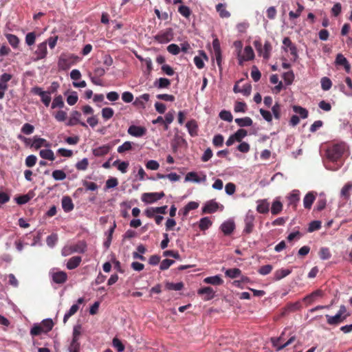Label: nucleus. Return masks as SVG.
<instances>
[{
    "label": "nucleus",
    "instance_id": "864d4df0",
    "mask_svg": "<svg viewBox=\"0 0 352 352\" xmlns=\"http://www.w3.org/2000/svg\"><path fill=\"white\" fill-rule=\"evenodd\" d=\"M321 87L324 91H328L332 86V82L328 77H323L321 79Z\"/></svg>",
    "mask_w": 352,
    "mask_h": 352
},
{
    "label": "nucleus",
    "instance_id": "0eeeda50",
    "mask_svg": "<svg viewBox=\"0 0 352 352\" xmlns=\"http://www.w3.org/2000/svg\"><path fill=\"white\" fill-rule=\"evenodd\" d=\"M165 196L164 192H145L142 196V201L147 204H152L160 200Z\"/></svg>",
    "mask_w": 352,
    "mask_h": 352
},
{
    "label": "nucleus",
    "instance_id": "20e7f679",
    "mask_svg": "<svg viewBox=\"0 0 352 352\" xmlns=\"http://www.w3.org/2000/svg\"><path fill=\"white\" fill-rule=\"evenodd\" d=\"M237 58L240 65H243L244 61L253 60L254 58V52L252 47L250 45L245 46L243 54H241L240 50L238 51Z\"/></svg>",
    "mask_w": 352,
    "mask_h": 352
},
{
    "label": "nucleus",
    "instance_id": "09e8293b",
    "mask_svg": "<svg viewBox=\"0 0 352 352\" xmlns=\"http://www.w3.org/2000/svg\"><path fill=\"white\" fill-rule=\"evenodd\" d=\"M41 325L43 327L44 332L47 333L52 329L54 322L52 319H45L42 321Z\"/></svg>",
    "mask_w": 352,
    "mask_h": 352
},
{
    "label": "nucleus",
    "instance_id": "a19ab883",
    "mask_svg": "<svg viewBox=\"0 0 352 352\" xmlns=\"http://www.w3.org/2000/svg\"><path fill=\"white\" fill-rule=\"evenodd\" d=\"M133 144H134L133 142L126 141L124 142L121 146H118L117 151L119 153H123L124 152L129 151L132 150Z\"/></svg>",
    "mask_w": 352,
    "mask_h": 352
},
{
    "label": "nucleus",
    "instance_id": "ddd939ff",
    "mask_svg": "<svg viewBox=\"0 0 352 352\" xmlns=\"http://www.w3.org/2000/svg\"><path fill=\"white\" fill-rule=\"evenodd\" d=\"M81 116V113L78 111H74L71 113V117L68 120L67 125V126H74L77 124H80L83 127H87V125L84 122L80 121V118Z\"/></svg>",
    "mask_w": 352,
    "mask_h": 352
},
{
    "label": "nucleus",
    "instance_id": "9d476101",
    "mask_svg": "<svg viewBox=\"0 0 352 352\" xmlns=\"http://www.w3.org/2000/svg\"><path fill=\"white\" fill-rule=\"evenodd\" d=\"M197 294L203 296V300L208 301L214 298L215 291L211 287H205L197 290Z\"/></svg>",
    "mask_w": 352,
    "mask_h": 352
},
{
    "label": "nucleus",
    "instance_id": "603ef678",
    "mask_svg": "<svg viewBox=\"0 0 352 352\" xmlns=\"http://www.w3.org/2000/svg\"><path fill=\"white\" fill-rule=\"evenodd\" d=\"M114 111L110 107H105L102 109V116L104 120H109L113 116Z\"/></svg>",
    "mask_w": 352,
    "mask_h": 352
},
{
    "label": "nucleus",
    "instance_id": "c9c22d12",
    "mask_svg": "<svg viewBox=\"0 0 352 352\" xmlns=\"http://www.w3.org/2000/svg\"><path fill=\"white\" fill-rule=\"evenodd\" d=\"M234 121L241 127L250 126L252 124V120L249 117L236 118Z\"/></svg>",
    "mask_w": 352,
    "mask_h": 352
},
{
    "label": "nucleus",
    "instance_id": "774afa93",
    "mask_svg": "<svg viewBox=\"0 0 352 352\" xmlns=\"http://www.w3.org/2000/svg\"><path fill=\"white\" fill-rule=\"evenodd\" d=\"M167 51L173 55H177L180 52V48L177 44L172 43L167 47Z\"/></svg>",
    "mask_w": 352,
    "mask_h": 352
},
{
    "label": "nucleus",
    "instance_id": "052dcab7",
    "mask_svg": "<svg viewBox=\"0 0 352 352\" xmlns=\"http://www.w3.org/2000/svg\"><path fill=\"white\" fill-rule=\"evenodd\" d=\"M58 241V235L56 234H52L46 239V243L48 246L52 248L55 245Z\"/></svg>",
    "mask_w": 352,
    "mask_h": 352
},
{
    "label": "nucleus",
    "instance_id": "aec40b11",
    "mask_svg": "<svg viewBox=\"0 0 352 352\" xmlns=\"http://www.w3.org/2000/svg\"><path fill=\"white\" fill-rule=\"evenodd\" d=\"M206 175H204L202 178L199 177L198 175L195 172H189L186 174L185 177V181H192L196 183H199L201 182H206Z\"/></svg>",
    "mask_w": 352,
    "mask_h": 352
},
{
    "label": "nucleus",
    "instance_id": "e2e57ef3",
    "mask_svg": "<svg viewBox=\"0 0 352 352\" xmlns=\"http://www.w3.org/2000/svg\"><path fill=\"white\" fill-rule=\"evenodd\" d=\"M219 117L221 119L225 121L231 122L233 119L232 113L226 110H223L219 113Z\"/></svg>",
    "mask_w": 352,
    "mask_h": 352
},
{
    "label": "nucleus",
    "instance_id": "39448f33",
    "mask_svg": "<svg viewBox=\"0 0 352 352\" xmlns=\"http://www.w3.org/2000/svg\"><path fill=\"white\" fill-rule=\"evenodd\" d=\"M31 91L34 94L38 95L41 97V100L45 107H48L50 105L52 100L50 96L51 92L43 91V89L39 87H33Z\"/></svg>",
    "mask_w": 352,
    "mask_h": 352
},
{
    "label": "nucleus",
    "instance_id": "8fccbe9b",
    "mask_svg": "<svg viewBox=\"0 0 352 352\" xmlns=\"http://www.w3.org/2000/svg\"><path fill=\"white\" fill-rule=\"evenodd\" d=\"M72 65L67 59L66 57L61 56L58 61V66L60 69L66 70L68 69Z\"/></svg>",
    "mask_w": 352,
    "mask_h": 352
},
{
    "label": "nucleus",
    "instance_id": "f3484780",
    "mask_svg": "<svg viewBox=\"0 0 352 352\" xmlns=\"http://www.w3.org/2000/svg\"><path fill=\"white\" fill-rule=\"evenodd\" d=\"M282 339H283V337L281 336L276 340H273V344L274 346L276 347L277 351H280V350L283 349L284 348H285L286 346L291 344L292 343H293L294 341L296 340V337L292 336L286 342H285L283 344H280V342L282 340Z\"/></svg>",
    "mask_w": 352,
    "mask_h": 352
},
{
    "label": "nucleus",
    "instance_id": "7c9ffc66",
    "mask_svg": "<svg viewBox=\"0 0 352 352\" xmlns=\"http://www.w3.org/2000/svg\"><path fill=\"white\" fill-rule=\"evenodd\" d=\"M170 85V80L165 78H160L154 82V86L158 89L168 88Z\"/></svg>",
    "mask_w": 352,
    "mask_h": 352
},
{
    "label": "nucleus",
    "instance_id": "f8f14e48",
    "mask_svg": "<svg viewBox=\"0 0 352 352\" xmlns=\"http://www.w3.org/2000/svg\"><path fill=\"white\" fill-rule=\"evenodd\" d=\"M325 317L327 318V324L333 326L338 325L339 324L345 321L346 319L344 316L338 314V312L335 316H330L327 314Z\"/></svg>",
    "mask_w": 352,
    "mask_h": 352
},
{
    "label": "nucleus",
    "instance_id": "79ce46f5",
    "mask_svg": "<svg viewBox=\"0 0 352 352\" xmlns=\"http://www.w3.org/2000/svg\"><path fill=\"white\" fill-rule=\"evenodd\" d=\"M166 288L168 290L180 291L184 288L182 282L174 283L168 282L166 283Z\"/></svg>",
    "mask_w": 352,
    "mask_h": 352
},
{
    "label": "nucleus",
    "instance_id": "2f4dec72",
    "mask_svg": "<svg viewBox=\"0 0 352 352\" xmlns=\"http://www.w3.org/2000/svg\"><path fill=\"white\" fill-rule=\"evenodd\" d=\"M221 228L225 235H229L233 232L234 224L233 222L226 221L221 225Z\"/></svg>",
    "mask_w": 352,
    "mask_h": 352
},
{
    "label": "nucleus",
    "instance_id": "cd10ccee",
    "mask_svg": "<svg viewBox=\"0 0 352 352\" xmlns=\"http://www.w3.org/2000/svg\"><path fill=\"white\" fill-rule=\"evenodd\" d=\"M218 204L215 201L208 202L203 208V212L211 214L216 212L218 209Z\"/></svg>",
    "mask_w": 352,
    "mask_h": 352
},
{
    "label": "nucleus",
    "instance_id": "c85d7f7f",
    "mask_svg": "<svg viewBox=\"0 0 352 352\" xmlns=\"http://www.w3.org/2000/svg\"><path fill=\"white\" fill-rule=\"evenodd\" d=\"M300 308V305L298 302L287 304L283 309L282 316L292 311H295Z\"/></svg>",
    "mask_w": 352,
    "mask_h": 352
},
{
    "label": "nucleus",
    "instance_id": "ea45409f",
    "mask_svg": "<svg viewBox=\"0 0 352 352\" xmlns=\"http://www.w3.org/2000/svg\"><path fill=\"white\" fill-rule=\"evenodd\" d=\"M64 106H65V103H64L63 97L61 95H58L54 98L51 107H52V109H55V108L61 109V108L64 107Z\"/></svg>",
    "mask_w": 352,
    "mask_h": 352
},
{
    "label": "nucleus",
    "instance_id": "49530a36",
    "mask_svg": "<svg viewBox=\"0 0 352 352\" xmlns=\"http://www.w3.org/2000/svg\"><path fill=\"white\" fill-rule=\"evenodd\" d=\"M6 38L8 39L9 43L14 48H16L18 47L19 43V39L16 35L12 34H8L6 35Z\"/></svg>",
    "mask_w": 352,
    "mask_h": 352
},
{
    "label": "nucleus",
    "instance_id": "7ed1b4c3",
    "mask_svg": "<svg viewBox=\"0 0 352 352\" xmlns=\"http://www.w3.org/2000/svg\"><path fill=\"white\" fill-rule=\"evenodd\" d=\"M253 44L259 56H262L265 60H268L270 58L271 52L272 50V46L269 41H266L263 46L259 40L254 41Z\"/></svg>",
    "mask_w": 352,
    "mask_h": 352
},
{
    "label": "nucleus",
    "instance_id": "bf43d9fd",
    "mask_svg": "<svg viewBox=\"0 0 352 352\" xmlns=\"http://www.w3.org/2000/svg\"><path fill=\"white\" fill-rule=\"evenodd\" d=\"M178 12L184 17L188 18L191 14V10L186 6L182 5L178 8Z\"/></svg>",
    "mask_w": 352,
    "mask_h": 352
},
{
    "label": "nucleus",
    "instance_id": "423d86ee",
    "mask_svg": "<svg viewBox=\"0 0 352 352\" xmlns=\"http://www.w3.org/2000/svg\"><path fill=\"white\" fill-rule=\"evenodd\" d=\"M173 38V33L172 29L169 28L164 32H160L154 38L160 43H167L170 41Z\"/></svg>",
    "mask_w": 352,
    "mask_h": 352
},
{
    "label": "nucleus",
    "instance_id": "4d7b16f0",
    "mask_svg": "<svg viewBox=\"0 0 352 352\" xmlns=\"http://www.w3.org/2000/svg\"><path fill=\"white\" fill-rule=\"evenodd\" d=\"M66 176V173L62 170H55L52 172V177L55 180H63Z\"/></svg>",
    "mask_w": 352,
    "mask_h": 352
},
{
    "label": "nucleus",
    "instance_id": "de8ad7c7",
    "mask_svg": "<svg viewBox=\"0 0 352 352\" xmlns=\"http://www.w3.org/2000/svg\"><path fill=\"white\" fill-rule=\"evenodd\" d=\"M283 209V204L279 201H275L273 202L272 208H271V212L272 214H278L281 212Z\"/></svg>",
    "mask_w": 352,
    "mask_h": 352
},
{
    "label": "nucleus",
    "instance_id": "6ab92c4d",
    "mask_svg": "<svg viewBox=\"0 0 352 352\" xmlns=\"http://www.w3.org/2000/svg\"><path fill=\"white\" fill-rule=\"evenodd\" d=\"M336 63L338 65L343 66L346 72H350L351 65L349 63V61L347 60V59L342 54H338L336 56Z\"/></svg>",
    "mask_w": 352,
    "mask_h": 352
},
{
    "label": "nucleus",
    "instance_id": "a211bd4d",
    "mask_svg": "<svg viewBox=\"0 0 352 352\" xmlns=\"http://www.w3.org/2000/svg\"><path fill=\"white\" fill-rule=\"evenodd\" d=\"M35 54L36 55L37 60L44 58L47 54V43L43 42L40 43L35 51Z\"/></svg>",
    "mask_w": 352,
    "mask_h": 352
},
{
    "label": "nucleus",
    "instance_id": "680f3d73",
    "mask_svg": "<svg viewBox=\"0 0 352 352\" xmlns=\"http://www.w3.org/2000/svg\"><path fill=\"white\" fill-rule=\"evenodd\" d=\"M21 131L25 135H30L34 132V126L29 123H25L22 126Z\"/></svg>",
    "mask_w": 352,
    "mask_h": 352
},
{
    "label": "nucleus",
    "instance_id": "f03ea898",
    "mask_svg": "<svg viewBox=\"0 0 352 352\" xmlns=\"http://www.w3.org/2000/svg\"><path fill=\"white\" fill-rule=\"evenodd\" d=\"M87 250V244L84 241H80L77 243L65 246L61 251L63 256H67L73 253H84Z\"/></svg>",
    "mask_w": 352,
    "mask_h": 352
},
{
    "label": "nucleus",
    "instance_id": "3c124183",
    "mask_svg": "<svg viewBox=\"0 0 352 352\" xmlns=\"http://www.w3.org/2000/svg\"><path fill=\"white\" fill-rule=\"evenodd\" d=\"M319 256L322 260H327L331 258V254L330 252V250L328 248H321L319 251Z\"/></svg>",
    "mask_w": 352,
    "mask_h": 352
},
{
    "label": "nucleus",
    "instance_id": "6e6552de",
    "mask_svg": "<svg viewBox=\"0 0 352 352\" xmlns=\"http://www.w3.org/2000/svg\"><path fill=\"white\" fill-rule=\"evenodd\" d=\"M254 216L253 213L249 211L245 218V228L243 229V232L249 234L252 232L254 228Z\"/></svg>",
    "mask_w": 352,
    "mask_h": 352
},
{
    "label": "nucleus",
    "instance_id": "a878e982",
    "mask_svg": "<svg viewBox=\"0 0 352 352\" xmlns=\"http://www.w3.org/2000/svg\"><path fill=\"white\" fill-rule=\"evenodd\" d=\"M32 146L34 147L35 149H38L42 146L48 147L50 144L47 142L46 140L38 138L37 136H34Z\"/></svg>",
    "mask_w": 352,
    "mask_h": 352
},
{
    "label": "nucleus",
    "instance_id": "e433bc0d",
    "mask_svg": "<svg viewBox=\"0 0 352 352\" xmlns=\"http://www.w3.org/2000/svg\"><path fill=\"white\" fill-rule=\"evenodd\" d=\"M225 274L230 278H235L241 276V270L239 268H231L226 271Z\"/></svg>",
    "mask_w": 352,
    "mask_h": 352
},
{
    "label": "nucleus",
    "instance_id": "58836bf2",
    "mask_svg": "<svg viewBox=\"0 0 352 352\" xmlns=\"http://www.w3.org/2000/svg\"><path fill=\"white\" fill-rule=\"evenodd\" d=\"M212 221L209 219V217H203L199 221V227L201 230H206L208 229L212 226Z\"/></svg>",
    "mask_w": 352,
    "mask_h": 352
},
{
    "label": "nucleus",
    "instance_id": "b1692460",
    "mask_svg": "<svg viewBox=\"0 0 352 352\" xmlns=\"http://www.w3.org/2000/svg\"><path fill=\"white\" fill-rule=\"evenodd\" d=\"M62 207L65 212H68L74 209V204L69 196H65L62 199Z\"/></svg>",
    "mask_w": 352,
    "mask_h": 352
},
{
    "label": "nucleus",
    "instance_id": "72a5a7b5",
    "mask_svg": "<svg viewBox=\"0 0 352 352\" xmlns=\"http://www.w3.org/2000/svg\"><path fill=\"white\" fill-rule=\"evenodd\" d=\"M256 210L261 214L267 213L269 211V204L265 200L258 201Z\"/></svg>",
    "mask_w": 352,
    "mask_h": 352
},
{
    "label": "nucleus",
    "instance_id": "2eb2a0df",
    "mask_svg": "<svg viewBox=\"0 0 352 352\" xmlns=\"http://www.w3.org/2000/svg\"><path fill=\"white\" fill-rule=\"evenodd\" d=\"M317 193L314 191L309 192L303 199V206L306 209H311L313 203L316 199Z\"/></svg>",
    "mask_w": 352,
    "mask_h": 352
},
{
    "label": "nucleus",
    "instance_id": "bb28decb",
    "mask_svg": "<svg viewBox=\"0 0 352 352\" xmlns=\"http://www.w3.org/2000/svg\"><path fill=\"white\" fill-rule=\"evenodd\" d=\"M289 204L292 205L294 208L296 207L297 204L300 200V191L298 190H294L288 197Z\"/></svg>",
    "mask_w": 352,
    "mask_h": 352
},
{
    "label": "nucleus",
    "instance_id": "c03bdc74",
    "mask_svg": "<svg viewBox=\"0 0 352 352\" xmlns=\"http://www.w3.org/2000/svg\"><path fill=\"white\" fill-rule=\"evenodd\" d=\"M78 309L79 307L78 305H73L69 311L65 314L63 317V322L66 323L68 319L78 311Z\"/></svg>",
    "mask_w": 352,
    "mask_h": 352
},
{
    "label": "nucleus",
    "instance_id": "f257e3e1",
    "mask_svg": "<svg viewBox=\"0 0 352 352\" xmlns=\"http://www.w3.org/2000/svg\"><path fill=\"white\" fill-rule=\"evenodd\" d=\"M345 151V145L343 143L336 144L329 147L327 151L328 159L332 162L338 160Z\"/></svg>",
    "mask_w": 352,
    "mask_h": 352
},
{
    "label": "nucleus",
    "instance_id": "dca6fc26",
    "mask_svg": "<svg viewBox=\"0 0 352 352\" xmlns=\"http://www.w3.org/2000/svg\"><path fill=\"white\" fill-rule=\"evenodd\" d=\"M112 146L109 144L102 145L93 149V154L96 157H102L109 153Z\"/></svg>",
    "mask_w": 352,
    "mask_h": 352
},
{
    "label": "nucleus",
    "instance_id": "4c0bfd02",
    "mask_svg": "<svg viewBox=\"0 0 352 352\" xmlns=\"http://www.w3.org/2000/svg\"><path fill=\"white\" fill-rule=\"evenodd\" d=\"M216 10L221 18H228L230 16V12L226 10V6L223 3H218L216 6Z\"/></svg>",
    "mask_w": 352,
    "mask_h": 352
},
{
    "label": "nucleus",
    "instance_id": "0e129e2a",
    "mask_svg": "<svg viewBox=\"0 0 352 352\" xmlns=\"http://www.w3.org/2000/svg\"><path fill=\"white\" fill-rule=\"evenodd\" d=\"M273 270V267L272 265H265L263 266H261L258 270V272L261 275H267L269 274Z\"/></svg>",
    "mask_w": 352,
    "mask_h": 352
},
{
    "label": "nucleus",
    "instance_id": "69168bd1",
    "mask_svg": "<svg viewBox=\"0 0 352 352\" xmlns=\"http://www.w3.org/2000/svg\"><path fill=\"white\" fill-rule=\"evenodd\" d=\"M113 346L117 349L118 352H123L124 350V344L117 338L113 339Z\"/></svg>",
    "mask_w": 352,
    "mask_h": 352
},
{
    "label": "nucleus",
    "instance_id": "f704fd0d",
    "mask_svg": "<svg viewBox=\"0 0 352 352\" xmlns=\"http://www.w3.org/2000/svg\"><path fill=\"white\" fill-rule=\"evenodd\" d=\"M292 109L296 113L299 114L301 118L305 119L308 117L309 112L305 108H303L300 106L294 105L293 106Z\"/></svg>",
    "mask_w": 352,
    "mask_h": 352
},
{
    "label": "nucleus",
    "instance_id": "a18cd8bd",
    "mask_svg": "<svg viewBox=\"0 0 352 352\" xmlns=\"http://www.w3.org/2000/svg\"><path fill=\"white\" fill-rule=\"evenodd\" d=\"M352 189V182L346 183L341 190V195L346 199L350 197V190Z\"/></svg>",
    "mask_w": 352,
    "mask_h": 352
},
{
    "label": "nucleus",
    "instance_id": "393cba45",
    "mask_svg": "<svg viewBox=\"0 0 352 352\" xmlns=\"http://www.w3.org/2000/svg\"><path fill=\"white\" fill-rule=\"evenodd\" d=\"M186 126L188 131L189 134L192 137L197 135L198 126L197 124V122L195 120H191L188 121L186 123Z\"/></svg>",
    "mask_w": 352,
    "mask_h": 352
},
{
    "label": "nucleus",
    "instance_id": "5701e85b",
    "mask_svg": "<svg viewBox=\"0 0 352 352\" xmlns=\"http://www.w3.org/2000/svg\"><path fill=\"white\" fill-rule=\"evenodd\" d=\"M150 98L148 94H144L139 97H137L133 102V104L140 107L142 109L145 108V102H148Z\"/></svg>",
    "mask_w": 352,
    "mask_h": 352
},
{
    "label": "nucleus",
    "instance_id": "c756f323",
    "mask_svg": "<svg viewBox=\"0 0 352 352\" xmlns=\"http://www.w3.org/2000/svg\"><path fill=\"white\" fill-rule=\"evenodd\" d=\"M292 273V270L289 269H280L276 270L274 274V280H280Z\"/></svg>",
    "mask_w": 352,
    "mask_h": 352
},
{
    "label": "nucleus",
    "instance_id": "473e14b6",
    "mask_svg": "<svg viewBox=\"0 0 352 352\" xmlns=\"http://www.w3.org/2000/svg\"><path fill=\"white\" fill-rule=\"evenodd\" d=\"M39 155L44 160L54 161L55 156L54 152L51 149H42L39 152Z\"/></svg>",
    "mask_w": 352,
    "mask_h": 352
},
{
    "label": "nucleus",
    "instance_id": "1a4fd4ad",
    "mask_svg": "<svg viewBox=\"0 0 352 352\" xmlns=\"http://www.w3.org/2000/svg\"><path fill=\"white\" fill-rule=\"evenodd\" d=\"M212 47L214 51V57L219 69H221L222 56L220 46V41L217 38H215L212 41Z\"/></svg>",
    "mask_w": 352,
    "mask_h": 352
},
{
    "label": "nucleus",
    "instance_id": "4be33fe9",
    "mask_svg": "<svg viewBox=\"0 0 352 352\" xmlns=\"http://www.w3.org/2000/svg\"><path fill=\"white\" fill-rule=\"evenodd\" d=\"M204 283L218 286L221 285L223 283V280L219 275H216L214 276H208L205 278L204 279Z\"/></svg>",
    "mask_w": 352,
    "mask_h": 352
},
{
    "label": "nucleus",
    "instance_id": "9b49d317",
    "mask_svg": "<svg viewBox=\"0 0 352 352\" xmlns=\"http://www.w3.org/2000/svg\"><path fill=\"white\" fill-rule=\"evenodd\" d=\"M127 132L131 136L140 138L146 133V129L144 126L131 125L129 127Z\"/></svg>",
    "mask_w": 352,
    "mask_h": 352
},
{
    "label": "nucleus",
    "instance_id": "13d9d810",
    "mask_svg": "<svg viewBox=\"0 0 352 352\" xmlns=\"http://www.w3.org/2000/svg\"><path fill=\"white\" fill-rule=\"evenodd\" d=\"M89 165V161L87 158H83L82 160L78 162L76 164V168L78 170H85Z\"/></svg>",
    "mask_w": 352,
    "mask_h": 352
},
{
    "label": "nucleus",
    "instance_id": "412c9836",
    "mask_svg": "<svg viewBox=\"0 0 352 352\" xmlns=\"http://www.w3.org/2000/svg\"><path fill=\"white\" fill-rule=\"evenodd\" d=\"M82 261V258L79 256H75L70 258L67 263L68 270H74L78 267Z\"/></svg>",
    "mask_w": 352,
    "mask_h": 352
},
{
    "label": "nucleus",
    "instance_id": "338daca9",
    "mask_svg": "<svg viewBox=\"0 0 352 352\" xmlns=\"http://www.w3.org/2000/svg\"><path fill=\"white\" fill-rule=\"evenodd\" d=\"M36 40V34L34 32H29L25 36V43L28 45L31 46L34 44Z\"/></svg>",
    "mask_w": 352,
    "mask_h": 352
},
{
    "label": "nucleus",
    "instance_id": "5fc2aeb1",
    "mask_svg": "<svg viewBox=\"0 0 352 352\" xmlns=\"http://www.w3.org/2000/svg\"><path fill=\"white\" fill-rule=\"evenodd\" d=\"M284 81L287 85H290L294 80V74L293 72H285L283 75Z\"/></svg>",
    "mask_w": 352,
    "mask_h": 352
},
{
    "label": "nucleus",
    "instance_id": "4468645a",
    "mask_svg": "<svg viewBox=\"0 0 352 352\" xmlns=\"http://www.w3.org/2000/svg\"><path fill=\"white\" fill-rule=\"evenodd\" d=\"M52 280L56 284H63L67 280V274L63 271L52 272Z\"/></svg>",
    "mask_w": 352,
    "mask_h": 352
},
{
    "label": "nucleus",
    "instance_id": "6e6d98bb",
    "mask_svg": "<svg viewBox=\"0 0 352 352\" xmlns=\"http://www.w3.org/2000/svg\"><path fill=\"white\" fill-rule=\"evenodd\" d=\"M233 135L236 142H241L243 138L248 135V132L246 130L241 129L236 131V132Z\"/></svg>",
    "mask_w": 352,
    "mask_h": 352
},
{
    "label": "nucleus",
    "instance_id": "37998d69",
    "mask_svg": "<svg viewBox=\"0 0 352 352\" xmlns=\"http://www.w3.org/2000/svg\"><path fill=\"white\" fill-rule=\"evenodd\" d=\"M80 345L78 341V338H75L72 339L68 347V351L69 352H80Z\"/></svg>",
    "mask_w": 352,
    "mask_h": 352
}]
</instances>
